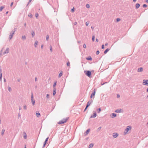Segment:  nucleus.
I'll list each match as a JSON object with an SVG mask.
<instances>
[{
  "instance_id": "f257e3e1",
  "label": "nucleus",
  "mask_w": 148,
  "mask_h": 148,
  "mask_svg": "<svg viewBox=\"0 0 148 148\" xmlns=\"http://www.w3.org/2000/svg\"><path fill=\"white\" fill-rule=\"evenodd\" d=\"M16 30V28H14L10 33L9 39L10 40L13 37V35L14 34Z\"/></svg>"
},
{
  "instance_id": "f03ea898",
  "label": "nucleus",
  "mask_w": 148,
  "mask_h": 148,
  "mask_svg": "<svg viewBox=\"0 0 148 148\" xmlns=\"http://www.w3.org/2000/svg\"><path fill=\"white\" fill-rule=\"evenodd\" d=\"M85 74L90 78L91 77V72L90 71L86 70L84 71Z\"/></svg>"
},
{
  "instance_id": "7ed1b4c3",
  "label": "nucleus",
  "mask_w": 148,
  "mask_h": 148,
  "mask_svg": "<svg viewBox=\"0 0 148 148\" xmlns=\"http://www.w3.org/2000/svg\"><path fill=\"white\" fill-rule=\"evenodd\" d=\"M69 117H67L66 119H63L62 120H61V121H60L59 122H58V124H63L67 121Z\"/></svg>"
},
{
  "instance_id": "20e7f679",
  "label": "nucleus",
  "mask_w": 148,
  "mask_h": 148,
  "mask_svg": "<svg viewBox=\"0 0 148 148\" xmlns=\"http://www.w3.org/2000/svg\"><path fill=\"white\" fill-rule=\"evenodd\" d=\"M131 128V127L130 126H127L126 129L125 130V131L123 133L124 135H125L127 134L128 131L130 130Z\"/></svg>"
},
{
  "instance_id": "39448f33",
  "label": "nucleus",
  "mask_w": 148,
  "mask_h": 148,
  "mask_svg": "<svg viewBox=\"0 0 148 148\" xmlns=\"http://www.w3.org/2000/svg\"><path fill=\"white\" fill-rule=\"evenodd\" d=\"M31 100L33 105H34L35 103V100L34 99L33 93L32 92L31 93Z\"/></svg>"
},
{
  "instance_id": "423d86ee",
  "label": "nucleus",
  "mask_w": 148,
  "mask_h": 148,
  "mask_svg": "<svg viewBox=\"0 0 148 148\" xmlns=\"http://www.w3.org/2000/svg\"><path fill=\"white\" fill-rule=\"evenodd\" d=\"M96 90L95 89H94V90H93L92 93L91 94L90 98H92L93 97H94L95 95V94L96 93Z\"/></svg>"
},
{
  "instance_id": "0eeeda50",
  "label": "nucleus",
  "mask_w": 148,
  "mask_h": 148,
  "mask_svg": "<svg viewBox=\"0 0 148 148\" xmlns=\"http://www.w3.org/2000/svg\"><path fill=\"white\" fill-rule=\"evenodd\" d=\"M143 85H146L148 86V79H144L143 81Z\"/></svg>"
},
{
  "instance_id": "6e6552de",
  "label": "nucleus",
  "mask_w": 148,
  "mask_h": 148,
  "mask_svg": "<svg viewBox=\"0 0 148 148\" xmlns=\"http://www.w3.org/2000/svg\"><path fill=\"white\" fill-rule=\"evenodd\" d=\"M90 130V129H87L85 132L84 133V136H86V135H87L89 132Z\"/></svg>"
},
{
  "instance_id": "1a4fd4ad",
  "label": "nucleus",
  "mask_w": 148,
  "mask_h": 148,
  "mask_svg": "<svg viewBox=\"0 0 148 148\" xmlns=\"http://www.w3.org/2000/svg\"><path fill=\"white\" fill-rule=\"evenodd\" d=\"M93 102V100H91V101H89L87 103V104L86 106H87V107H88L90 104L92 103Z\"/></svg>"
},
{
  "instance_id": "9d476101",
  "label": "nucleus",
  "mask_w": 148,
  "mask_h": 148,
  "mask_svg": "<svg viewBox=\"0 0 148 148\" xmlns=\"http://www.w3.org/2000/svg\"><path fill=\"white\" fill-rule=\"evenodd\" d=\"M96 116H97V113H96V112H95L94 113L93 115H91V116L90 117V118H95V117H96Z\"/></svg>"
},
{
  "instance_id": "9b49d317",
  "label": "nucleus",
  "mask_w": 148,
  "mask_h": 148,
  "mask_svg": "<svg viewBox=\"0 0 148 148\" xmlns=\"http://www.w3.org/2000/svg\"><path fill=\"white\" fill-rule=\"evenodd\" d=\"M118 134L116 133H114L113 134V136L114 138L117 137L118 136Z\"/></svg>"
},
{
  "instance_id": "f8f14e48",
  "label": "nucleus",
  "mask_w": 148,
  "mask_h": 148,
  "mask_svg": "<svg viewBox=\"0 0 148 148\" xmlns=\"http://www.w3.org/2000/svg\"><path fill=\"white\" fill-rule=\"evenodd\" d=\"M110 116L112 118H114L116 116V114L115 113H112L111 114Z\"/></svg>"
},
{
  "instance_id": "ddd939ff",
  "label": "nucleus",
  "mask_w": 148,
  "mask_h": 148,
  "mask_svg": "<svg viewBox=\"0 0 148 148\" xmlns=\"http://www.w3.org/2000/svg\"><path fill=\"white\" fill-rule=\"evenodd\" d=\"M143 71V68L142 67H141L138 68V72H142Z\"/></svg>"
},
{
  "instance_id": "4468645a",
  "label": "nucleus",
  "mask_w": 148,
  "mask_h": 148,
  "mask_svg": "<svg viewBox=\"0 0 148 148\" xmlns=\"http://www.w3.org/2000/svg\"><path fill=\"white\" fill-rule=\"evenodd\" d=\"M86 58V60H88L91 61L92 60V58L90 56H88V57L87 58Z\"/></svg>"
},
{
  "instance_id": "2eb2a0df",
  "label": "nucleus",
  "mask_w": 148,
  "mask_h": 148,
  "mask_svg": "<svg viewBox=\"0 0 148 148\" xmlns=\"http://www.w3.org/2000/svg\"><path fill=\"white\" fill-rule=\"evenodd\" d=\"M9 53V48H7L3 53L4 54L8 53Z\"/></svg>"
},
{
  "instance_id": "dca6fc26",
  "label": "nucleus",
  "mask_w": 148,
  "mask_h": 148,
  "mask_svg": "<svg viewBox=\"0 0 148 148\" xmlns=\"http://www.w3.org/2000/svg\"><path fill=\"white\" fill-rule=\"evenodd\" d=\"M23 137L25 139L27 138V134L25 132H23Z\"/></svg>"
},
{
  "instance_id": "f3484780",
  "label": "nucleus",
  "mask_w": 148,
  "mask_h": 148,
  "mask_svg": "<svg viewBox=\"0 0 148 148\" xmlns=\"http://www.w3.org/2000/svg\"><path fill=\"white\" fill-rule=\"evenodd\" d=\"M140 6V4L139 3H137L136 4L135 7L136 9H138L139 8Z\"/></svg>"
},
{
  "instance_id": "a211bd4d",
  "label": "nucleus",
  "mask_w": 148,
  "mask_h": 148,
  "mask_svg": "<svg viewBox=\"0 0 148 148\" xmlns=\"http://www.w3.org/2000/svg\"><path fill=\"white\" fill-rule=\"evenodd\" d=\"M110 49L109 48H108L106 49L104 52V53L105 54H106L108 51L110 50Z\"/></svg>"
},
{
  "instance_id": "6ab92c4d",
  "label": "nucleus",
  "mask_w": 148,
  "mask_h": 148,
  "mask_svg": "<svg viewBox=\"0 0 148 148\" xmlns=\"http://www.w3.org/2000/svg\"><path fill=\"white\" fill-rule=\"evenodd\" d=\"M122 110L121 109H117L115 111V112L116 113H120L121 112V111Z\"/></svg>"
},
{
  "instance_id": "aec40b11",
  "label": "nucleus",
  "mask_w": 148,
  "mask_h": 148,
  "mask_svg": "<svg viewBox=\"0 0 148 148\" xmlns=\"http://www.w3.org/2000/svg\"><path fill=\"white\" fill-rule=\"evenodd\" d=\"M36 116L38 117H39L40 116V114L39 112H36Z\"/></svg>"
},
{
  "instance_id": "412c9836",
  "label": "nucleus",
  "mask_w": 148,
  "mask_h": 148,
  "mask_svg": "<svg viewBox=\"0 0 148 148\" xmlns=\"http://www.w3.org/2000/svg\"><path fill=\"white\" fill-rule=\"evenodd\" d=\"M56 88H53V95L54 96L56 94Z\"/></svg>"
},
{
  "instance_id": "4be33fe9",
  "label": "nucleus",
  "mask_w": 148,
  "mask_h": 148,
  "mask_svg": "<svg viewBox=\"0 0 148 148\" xmlns=\"http://www.w3.org/2000/svg\"><path fill=\"white\" fill-rule=\"evenodd\" d=\"M57 81H55L53 84V88H56V85Z\"/></svg>"
},
{
  "instance_id": "5701e85b",
  "label": "nucleus",
  "mask_w": 148,
  "mask_h": 148,
  "mask_svg": "<svg viewBox=\"0 0 148 148\" xmlns=\"http://www.w3.org/2000/svg\"><path fill=\"white\" fill-rule=\"evenodd\" d=\"M101 111V108H99L97 110V112L98 113H99Z\"/></svg>"
},
{
  "instance_id": "b1692460",
  "label": "nucleus",
  "mask_w": 148,
  "mask_h": 148,
  "mask_svg": "<svg viewBox=\"0 0 148 148\" xmlns=\"http://www.w3.org/2000/svg\"><path fill=\"white\" fill-rule=\"evenodd\" d=\"M93 145L94 144L93 143L90 144L88 146V148H92L93 146Z\"/></svg>"
},
{
  "instance_id": "393cba45",
  "label": "nucleus",
  "mask_w": 148,
  "mask_h": 148,
  "mask_svg": "<svg viewBox=\"0 0 148 148\" xmlns=\"http://www.w3.org/2000/svg\"><path fill=\"white\" fill-rule=\"evenodd\" d=\"M35 35V32L34 31H32V37L34 36Z\"/></svg>"
},
{
  "instance_id": "a878e982",
  "label": "nucleus",
  "mask_w": 148,
  "mask_h": 148,
  "mask_svg": "<svg viewBox=\"0 0 148 148\" xmlns=\"http://www.w3.org/2000/svg\"><path fill=\"white\" fill-rule=\"evenodd\" d=\"M5 6H2L0 7V12L2 11L3 9L5 8Z\"/></svg>"
},
{
  "instance_id": "bb28decb",
  "label": "nucleus",
  "mask_w": 148,
  "mask_h": 148,
  "mask_svg": "<svg viewBox=\"0 0 148 148\" xmlns=\"http://www.w3.org/2000/svg\"><path fill=\"white\" fill-rule=\"evenodd\" d=\"M26 36L25 35H24V36H22V39L23 40H25L26 39Z\"/></svg>"
},
{
  "instance_id": "cd10ccee",
  "label": "nucleus",
  "mask_w": 148,
  "mask_h": 148,
  "mask_svg": "<svg viewBox=\"0 0 148 148\" xmlns=\"http://www.w3.org/2000/svg\"><path fill=\"white\" fill-rule=\"evenodd\" d=\"M62 75V71L59 74V75H58V77H60Z\"/></svg>"
},
{
  "instance_id": "c85d7f7f",
  "label": "nucleus",
  "mask_w": 148,
  "mask_h": 148,
  "mask_svg": "<svg viewBox=\"0 0 148 148\" xmlns=\"http://www.w3.org/2000/svg\"><path fill=\"white\" fill-rule=\"evenodd\" d=\"M38 42L37 41H36L34 43V46L35 47H36V45H38Z\"/></svg>"
},
{
  "instance_id": "c756f323",
  "label": "nucleus",
  "mask_w": 148,
  "mask_h": 148,
  "mask_svg": "<svg viewBox=\"0 0 148 148\" xmlns=\"http://www.w3.org/2000/svg\"><path fill=\"white\" fill-rule=\"evenodd\" d=\"M5 130L4 129H2L1 131V135H3L4 134L5 132Z\"/></svg>"
},
{
  "instance_id": "7c9ffc66",
  "label": "nucleus",
  "mask_w": 148,
  "mask_h": 148,
  "mask_svg": "<svg viewBox=\"0 0 148 148\" xmlns=\"http://www.w3.org/2000/svg\"><path fill=\"white\" fill-rule=\"evenodd\" d=\"M75 11V8L73 7L71 10V12H74Z\"/></svg>"
},
{
  "instance_id": "2f4dec72",
  "label": "nucleus",
  "mask_w": 148,
  "mask_h": 148,
  "mask_svg": "<svg viewBox=\"0 0 148 148\" xmlns=\"http://www.w3.org/2000/svg\"><path fill=\"white\" fill-rule=\"evenodd\" d=\"M95 36L93 35L92 36V41H94L95 40Z\"/></svg>"
},
{
  "instance_id": "473e14b6",
  "label": "nucleus",
  "mask_w": 148,
  "mask_h": 148,
  "mask_svg": "<svg viewBox=\"0 0 148 148\" xmlns=\"http://www.w3.org/2000/svg\"><path fill=\"white\" fill-rule=\"evenodd\" d=\"M3 48L0 51V56L2 55V52L3 51Z\"/></svg>"
},
{
  "instance_id": "72a5a7b5",
  "label": "nucleus",
  "mask_w": 148,
  "mask_h": 148,
  "mask_svg": "<svg viewBox=\"0 0 148 148\" xmlns=\"http://www.w3.org/2000/svg\"><path fill=\"white\" fill-rule=\"evenodd\" d=\"M2 73H0V81H1L2 77Z\"/></svg>"
},
{
  "instance_id": "f704fd0d",
  "label": "nucleus",
  "mask_w": 148,
  "mask_h": 148,
  "mask_svg": "<svg viewBox=\"0 0 148 148\" xmlns=\"http://www.w3.org/2000/svg\"><path fill=\"white\" fill-rule=\"evenodd\" d=\"M23 109L24 110H26L27 109V106L26 105H24L23 106Z\"/></svg>"
},
{
  "instance_id": "c9c22d12",
  "label": "nucleus",
  "mask_w": 148,
  "mask_h": 148,
  "mask_svg": "<svg viewBox=\"0 0 148 148\" xmlns=\"http://www.w3.org/2000/svg\"><path fill=\"white\" fill-rule=\"evenodd\" d=\"M86 6L87 8H90V5L89 4H87L86 5Z\"/></svg>"
},
{
  "instance_id": "e433bc0d",
  "label": "nucleus",
  "mask_w": 148,
  "mask_h": 148,
  "mask_svg": "<svg viewBox=\"0 0 148 148\" xmlns=\"http://www.w3.org/2000/svg\"><path fill=\"white\" fill-rule=\"evenodd\" d=\"M8 90L9 92H10L12 90V89L10 87V86H8Z\"/></svg>"
},
{
  "instance_id": "4c0bfd02",
  "label": "nucleus",
  "mask_w": 148,
  "mask_h": 148,
  "mask_svg": "<svg viewBox=\"0 0 148 148\" xmlns=\"http://www.w3.org/2000/svg\"><path fill=\"white\" fill-rule=\"evenodd\" d=\"M35 16L36 18H37L38 16V13H36L35 14Z\"/></svg>"
},
{
  "instance_id": "58836bf2",
  "label": "nucleus",
  "mask_w": 148,
  "mask_h": 148,
  "mask_svg": "<svg viewBox=\"0 0 148 148\" xmlns=\"http://www.w3.org/2000/svg\"><path fill=\"white\" fill-rule=\"evenodd\" d=\"M47 143H46V142H44V143H43V146L42 147V148H44L45 147V146L46 145Z\"/></svg>"
},
{
  "instance_id": "ea45409f",
  "label": "nucleus",
  "mask_w": 148,
  "mask_h": 148,
  "mask_svg": "<svg viewBox=\"0 0 148 148\" xmlns=\"http://www.w3.org/2000/svg\"><path fill=\"white\" fill-rule=\"evenodd\" d=\"M121 19L120 18H118L116 19V22H117L119 21Z\"/></svg>"
},
{
  "instance_id": "a19ab883",
  "label": "nucleus",
  "mask_w": 148,
  "mask_h": 148,
  "mask_svg": "<svg viewBox=\"0 0 148 148\" xmlns=\"http://www.w3.org/2000/svg\"><path fill=\"white\" fill-rule=\"evenodd\" d=\"M66 65L68 66H70V63L69 61H68L66 63Z\"/></svg>"
},
{
  "instance_id": "79ce46f5",
  "label": "nucleus",
  "mask_w": 148,
  "mask_h": 148,
  "mask_svg": "<svg viewBox=\"0 0 148 148\" xmlns=\"http://www.w3.org/2000/svg\"><path fill=\"white\" fill-rule=\"evenodd\" d=\"M147 5L146 4H144L143 5V7L144 8H146L147 7Z\"/></svg>"
},
{
  "instance_id": "37998d69",
  "label": "nucleus",
  "mask_w": 148,
  "mask_h": 148,
  "mask_svg": "<svg viewBox=\"0 0 148 148\" xmlns=\"http://www.w3.org/2000/svg\"><path fill=\"white\" fill-rule=\"evenodd\" d=\"M28 16L30 18H32V17L33 15L32 14L30 13L29 14H28Z\"/></svg>"
},
{
  "instance_id": "c03bdc74",
  "label": "nucleus",
  "mask_w": 148,
  "mask_h": 148,
  "mask_svg": "<svg viewBox=\"0 0 148 148\" xmlns=\"http://www.w3.org/2000/svg\"><path fill=\"white\" fill-rule=\"evenodd\" d=\"M49 138V137H48L45 140V142H46V143H47V142L48 141V139Z\"/></svg>"
},
{
  "instance_id": "a18cd8bd",
  "label": "nucleus",
  "mask_w": 148,
  "mask_h": 148,
  "mask_svg": "<svg viewBox=\"0 0 148 148\" xmlns=\"http://www.w3.org/2000/svg\"><path fill=\"white\" fill-rule=\"evenodd\" d=\"M50 51H51V52H52V46L51 45H50Z\"/></svg>"
},
{
  "instance_id": "49530a36",
  "label": "nucleus",
  "mask_w": 148,
  "mask_h": 148,
  "mask_svg": "<svg viewBox=\"0 0 148 148\" xmlns=\"http://www.w3.org/2000/svg\"><path fill=\"white\" fill-rule=\"evenodd\" d=\"M49 36L48 35H47L46 36V40H48V39H49Z\"/></svg>"
},
{
  "instance_id": "de8ad7c7",
  "label": "nucleus",
  "mask_w": 148,
  "mask_h": 148,
  "mask_svg": "<svg viewBox=\"0 0 148 148\" xmlns=\"http://www.w3.org/2000/svg\"><path fill=\"white\" fill-rule=\"evenodd\" d=\"M108 82H103V83H102V82H101V85H104V84H106V83H107Z\"/></svg>"
},
{
  "instance_id": "09e8293b",
  "label": "nucleus",
  "mask_w": 148,
  "mask_h": 148,
  "mask_svg": "<svg viewBox=\"0 0 148 148\" xmlns=\"http://www.w3.org/2000/svg\"><path fill=\"white\" fill-rule=\"evenodd\" d=\"M89 24V22L88 21H87V22H86V25L87 26H88V25Z\"/></svg>"
},
{
  "instance_id": "8fccbe9b",
  "label": "nucleus",
  "mask_w": 148,
  "mask_h": 148,
  "mask_svg": "<svg viewBox=\"0 0 148 148\" xmlns=\"http://www.w3.org/2000/svg\"><path fill=\"white\" fill-rule=\"evenodd\" d=\"M99 53V50H97L96 51V54L97 55H98Z\"/></svg>"
},
{
  "instance_id": "3c124183",
  "label": "nucleus",
  "mask_w": 148,
  "mask_h": 148,
  "mask_svg": "<svg viewBox=\"0 0 148 148\" xmlns=\"http://www.w3.org/2000/svg\"><path fill=\"white\" fill-rule=\"evenodd\" d=\"M101 48L103 49H104V45H102L101 46Z\"/></svg>"
},
{
  "instance_id": "603ef678",
  "label": "nucleus",
  "mask_w": 148,
  "mask_h": 148,
  "mask_svg": "<svg viewBox=\"0 0 148 148\" xmlns=\"http://www.w3.org/2000/svg\"><path fill=\"white\" fill-rule=\"evenodd\" d=\"M88 107H87V106H86L84 111V112H85L86 110H87V109Z\"/></svg>"
},
{
  "instance_id": "864d4df0",
  "label": "nucleus",
  "mask_w": 148,
  "mask_h": 148,
  "mask_svg": "<svg viewBox=\"0 0 148 148\" xmlns=\"http://www.w3.org/2000/svg\"><path fill=\"white\" fill-rule=\"evenodd\" d=\"M49 94H47L46 95V97L47 99H48L49 97Z\"/></svg>"
},
{
  "instance_id": "5fc2aeb1",
  "label": "nucleus",
  "mask_w": 148,
  "mask_h": 148,
  "mask_svg": "<svg viewBox=\"0 0 148 148\" xmlns=\"http://www.w3.org/2000/svg\"><path fill=\"white\" fill-rule=\"evenodd\" d=\"M101 127H99L97 129V130L98 131H99V130H101Z\"/></svg>"
},
{
  "instance_id": "6e6d98bb",
  "label": "nucleus",
  "mask_w": 148,
  "mask_h": 148,
  "mask_svg": "<svg viewBox=\"0 0 148 148\" xmlns=\"http://www.w3.org/2000/svg\"><path fill=\"white\" fill-rule=\"evenodd\" d=\"M83 48H86V45L85 44H84L83 45Z\"/></svg>"
},
{
  "instance_id": "4d7b16f0",
  "label": "nucleus",
  "mask_w": 148,
  "mask_h": 148,
  "mask_svg": "<svg viewBox=\"0 0 148 148\" xmlns=\"http://www.w3.org/2000/svg\"><path fill=\"white\" fill-rule=\"evenodd\" d=\"M13 2H12L11 3V4H10V6L11 7L12 5H13Z\"/></svg>"
},
{
  "instance_id": "13d9d810",
  "label": "nucleus",
  "mask_w": 148,
  "mask_h": 148,
  "mask_svg": "<svg viewBox=\"0 0 148 148\" xmlns=\"http://www.w3.org/2000/svg\"><path fill=\"white\" fill-rule=\"evenodd\" d=\"M35 82H36L37 80V78L36 77H35Z\"/></svg>"
},
{
  "instance_id": "bf43d9fd",
  "label": "nucleus",
  "mask_w": 148,
  "mask_h": 148,
  "mask_svg": "<svg viewBox=\"0 0 148 148\" xmlns=\"http://www.w3.org/2000/svg\"><path fill=\"white\" fill-rule=\"evenodd\" d=\"M21 81V79L20 78L18 79V80H17V81L18 82H20Z\"/></svg>"
},
{
  "instance_id": "052dcab7",
  "label": "nucleus",
  "mask_w": 148,
  "mask_h": 148,
  "mask_svg": "<svg viewBox=\"0 0 148 148\" xmlns=\"http://www.w3.org/2000/svg\"><path fill=\"white\" fill-rule=\"evenodd\" d=\"M120 97V95H119V94L117 95V98H119V97Z\"/></svg>"
},
{
  "instance_id": "680f3d73",
  "label": "nucleus",
  "mask_w": 148,
  "mask_h": 148,
  "mask_svg": "<svg viewBox=\"0 0 148 148\" xmlns=\"http://www.w3.org/2000/svg\"><path fill=\"white\" fill-rule=\"evenodd\" d=\"M1 71H2V69H1V67L0 66V73H1Z\"/></svg>"
},
{
  "instance_id": "e2e57ef3",
  "label": "nucleus",
  "mask_w": 148,
  "mask_h": 148,
  "mask_svg": "<svg viewBox=\"0 0 148 148\" xmlns=\"http://www.w3.org/2000/svg\"><path fill=\"white\" fill-rule=\"evenodd\" d=\"M77 22H75L74 23V25H76L77 24Z\"/></svg>"
},
{
  "instance_id": "0e129e2a",
  "label": "nucleus",
  "mask_w": 148,
  "mask_h": 148,
  "mask_svg": "<svg viewBox=\"0 0 148 148\" xmlns=\"http://www.w3.org/2000/svg\"><path fill=\"white\" fill-rule=\"evenodd\" d=\"M43 45H41V49H42L43 48Z\"/></svg>"
},
{
  "instance_id": "69168bd1",
  "label": "nucleus",
  "mask_w": 148,
  "mask_h": 148,
  "mask_svg": "<svg viewBox=\"0 0 148 148\" xmlns=\"http://www.w3.org/2000/svg\"><path fill=\"white\" fill-rule=\"evenodd\" d=\"M32 1V0H29V2L28 3V4H29V3H30L31 2V1Z\"/></svg>"
},
{
  "instance_id": "338daca9",
  "label": "nucleus",
  "mask_w": 148,
  "mask_h": 148,
  "mask_svg": "<svg viewBox=\"0 0 148 148\" xmlns=\"http://www.w3.org/2000/svg\"><path fill=\"white\" fill-rule=\"evenodd\" d=\"M6 81V79L5 78H4V82H5Z\"/></svg>"
},
{
  "instance_id": "774afa93",
  "label": "nucleus",
  "mask_w": 148,
  "mask_h": 148,
  "mask_svg": "<svg viewBox=\"0 0 148 148\" xmlns=\"http://www.w3.org/2000/svg\"><path fill=\"white\" fill-rule=\"evenodd\" d=\"M108 45V43L107 42L105 44V46H107Z\"/></svg>"
}]
</instances>
